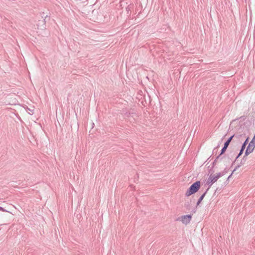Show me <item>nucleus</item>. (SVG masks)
<instances>
[{
	"mask_svg": "<svg viewBox=\"0 0 255 255\" xmlns=\"http://www.w3.org/2000/svg\"><path fill=\"white\" fill-rule=\"evenodd\" d=\"M200 185L201 183L200 181H197L193 183L186 191L185 195L186 196H189L190 195L196 193L199 189Z\"/></svg>",
	"mask_w": 255,
	"mask_h": 255,
	"instance_id": "1",
	"label": "nucleus"
},
{
	"mask_svg": "<svg viewBox=\"0 0 255 255\" xmlns=\"http://www.w3.org/2000/svg\"><path fill=\"white\" fill-rule=\"evenodd\" d=\"M222 176L221 173H218L216 174H211L207 179V184L212 185L213 183L216 182L217 180Z\"/></svg>",
	"mask_w": 255,
	"mask_h": 255,
	"instance_id": "2",
	"label": "nucleus"
},
{
	"mask_svg": "<svg viewBox=\"0 0 255 255\" xmlns=\"http://www.w3.org/2000/svg\"><path fill=\"white\" fill-rule=\"evenodd\" d=\"M255 148V143L250 142L245 152V156H248V154L252 153Z\"/></svg>",
	"mask_w": 255,
	"mask_h": 255,
	"instance_id": "3",
	"label": "nucleus"
},
{
	"mask_svg": "<svg viewBox=\"0 0 255 255\" xmlns=\"http://www.w3.org/2000/svg\"><path fill=\"white\" fill-rule=\"evenodd\" d=\"M191 220V216L190 215H186L181 217V221L183 224H187Z\"/></svg>",
	"mask_w": 255,
	"mask_h": 255,
	"instance_id": "4",
	"label": "nucleus"
},
{
	"mask_svg": "<svg viewBox=\"0 0 255 255\" xmlns=\"http://www.w3.org/2000/svg\"><path fill=\"white\" fill-rule=\"evenodd\" d=\"M246 145H245V144H244V143L243 144V145L242 146V147H241V150L240 151V152L238 154L237 157H236V159H237L238 158V157L239 156H240L243 153V152L244 150V149H245V148L246 147Z\"/></svg>",
	"mask_w": 255,
	"mask_h": 255,
	"instance_id": "5",
	"label": "nucleus"
},
{
	"mask_svg": "<svg viewBox=\"0 0 255 255\" xmlns=\"http://www.w3.org/2000/svg\"><path fill=\"white\" fill-rule=\"evenodd\" d=\"M207 191H206L199 199L197 203V206H198V205L200 204V203H201V202L202 201V200L204 199L206 193H207Z\"/></svg>",
	"mask_w": 255,
	"mask_h": 255,
	"instance_id": "6",
	"label": "nucleus"
},
{
	"mask_svg": "<svg viewBox=\"0 0 255 255\" xmlns=\"http://www.w3.org/2000/svg\"><path fill=\"white\" fill-rule=\"evenodd\" d=\"M234 137V136H231L224 144V145L227 147H228L229 144L232 141V139Z\"/></svg>",
	"mask_w": 255,
	"mask_h": 255,
	"instance_id": "7",
	"label": "nucleus"
},
{
	"mask_svg": "<svg viewBox=\"0 0 255 255\" xmlns=\"http://www.w3.org/2000/svg\"><path fill=\"white\" fill-rule=\"evenodd\" d=\"M227 148H228V147H227L226 146H225V145H224V147L222 148V150H221V153H220V154L219 155V156H217V159H219V158L220 156H221V154H222L223 153H224L225 152V151L226 150V149H227Z\"/></svg>",
	"mask_w": 255,
	"mask_h": 255,
	"instance_id": "8",
	"label": "nucleus"
},
{
	"mask_svg": "<svg viewBox=\"0 0 255 255\" xmlns=\"http://www.w3.org/2000/svg\"><path fill=\"white\" fill-rule=\"evenodd\" d=\"M244 164V162H243V161H242L240 163V164L238 165H237L236 168L234 169L233 170V172L236 170H237V168H239L240 167H241L242 165H243Z\"/></svg>",
	"mask_w": 255,
	"mask_h": 255,
	"instance_id": "9",
	"label": "nucleus"
},
{
	"mask_svg": "<svg viewBox=\"0 0 255 255\" xmlns=\"http://www.w3.org/2000/svg\"><path fill=\"white\" fill-rule=\"evenodd\" d=\"M249 138H247V139L245 140V141L244 142V144H245V145H247V144L248 143Z\"/></svg>",
	"mask_w": 255,
	"mask_h": 255,
	"instance_id": "10",
	"label": "nucleus"
},
{
	"mask_svg": "<svg viewBox=\"0 0 255 255\" xmlns=\"http://www.w3.org/2000/svg\"><path fill=\"white\" fill-rule=\"evenodd\" d=\"M251 142L255 143V134L254 138L252 139V140Z\"/></svg>",
	"mask_w": 255,
	"mask_h": 255,
	"instance_id": "11",
	"label": "nucleus"
},
{
	"mask_svg": "<svg viewBox=\"0 0 255 255\" xmlns=\"http://www.w3.org/2000/svg\"><path fill=\"white\" fill-rule=\"evenodd\" d=\"M0 211L5 212L6 211L3 208L0 207Z\"/></svg>",
	"mask_w": 255,
	"mask_h": 255,
	"instance_id": "12",
	"label": "nucleus"
},
{
	"mask_svg": "<svg viewBox=\"0 0 255 255\" xmlns=\"http://www.w3.org/2000/svg\"><path fill=\"white\" fill-rule=\"evenodd\" d=\"M44 27L43 26V27H39V25H38V28L42 29V28H44Z\"/></svg>",
	"mask_w": 255,
	"mask_h": 255,
	"instance_id": "13",
	"label": "nucleus"
},
{
	"mask_svg": "<svg viewBox=\"0 0 255 255\" xmlns=\"http://www.w3.org/2000/svg\"><path fill=\"white\" fill-rule=\"evenodd\" d=\"M40 22H41V23H42L43 25L44 24V20H42Z\"/></svg>",
	"mask_w": 255,
	"mask_h": 255,
	"instance_id": "14",
	"label": "nucleus"
}]
</instances>
